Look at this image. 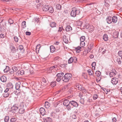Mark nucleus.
<instances>
[{
  "label": "nucleus",
  "instance_id": "obj_64",
  "mask_svg": "<svg viewBox=\"0 0 122 122\" xmlns=\"http://www.w3.org/2000/svg\"><path fill=\"white\" fill-rule=\"evenodd\" d=\"M1 27H2V28H1V30H2V31L4 30H5V27H4L3 25H2V26L1 25Z\"/></svg>",
  "mask_w": 122,
  "mask_h": 122
},
{
  "label": "nucleus",
  "instance_id": "obj_30",
  "mask_svg": "<svg viewBox=\"0 0 122 122\" xmlns=\"http://www.w3.org/2000/svg\"><path fill=\"white\" fill-rule=\"evenodd\" d=\"M56 82L55 81L51 82V85L52 87H53L56 85Z\"/></svg>",
  "mask_w": 122,
  "mask_h": 122
},
{
  "label": "nucleus",
  "instance_id": "obj_44",
  "mask_svg": "<svg viewBox=\"0 0 122 122\" xmlns=\"http://www.w3.org/2000/svg\"><path fill=\"white\" fill-rule=\"evenodd\" d=\"M85 43L84 42H81L80 43V45L82 47H83L85 45Z\"/></svg>",
  "mask_w": 122,
  "mask_h": 122
},
{
  "label": "nucleus",
  "instance_id": "obj_11",
  "mask_svg": "<svg viewBox=\"0 0 122 122\" xmlns=\"http://www.w3.org/2000/svg\"><path fill=\"white\" fill-rule=\"evenodd\" d=\"M10 48L12 53H14L16 52V49L15 48V47L14 46L11 45L10 46Z\"/></svg>",
  "mask_w": 122,
  "mask_h": 122
},
{
  "label": "nucleus",
  "instance_id": "obj_63",
  "mask_svg": "<svg viewBox=\"0 0 122 122\" xmlns=\"http://www.w3.org/2000/svg\"><path fill=\"white\" fill-rule=\"evenodd\" d=\"M53 69H54V68H53L52 66L50 67L49 69L50 71L49 72H52L51 71H52V70Z\"/></svg>",
  "mask_w": 122,
  "mask_h": 122
},
{
  "label": "nucleus",
  "instance_id": "obj_49",
  "mask_svg": "<svg viewBox=\"0 0 122 122\" xmlns=\"http://www.w3.org/2000/svg\"><path fill=\"white\" fill-rule=\"evenodd\" d=\"M93 46V44H91L90 45V46L88 48H89L90 49H92Z\"/></svg>",
  "mask_w": 122,
  "mask_h": 122
},
{
  "label": "nucleus",
  "instance_id": "obj_14",
  "mask_svg": "<svg viewBox=\"0 0 122 122\" xmlns=\"http://www.w3.org/2000/svg\"><path fill=\"white\" fill-rule=\"evenodd\" d=\"M25 109L23 107H22L19 108V113L22 114L24 112Z\"/></svg>",
  "mask_w": 122,
  "mask_h": 122
},
{
  "label": "nucleus",
  "instance_id": "obj_10",
  "mask_svg": "<svg viewBox=\"0 0 122 122\" xmlns=\"http://www.w3.org/2000/svg\"><path fill=\"white\" fill-rule=\"evenodd\" d=\"M0 79L1 81L3 82H6L7 80L6 77L4 76H1L0 77Z\"/></svg>",
  "mask_w": 122,
  "mask_h": 122
},
{
  "label": "nucleus",
  "instance_id": "obj_21",
  "mask_svg": "<svg viewBox=\"0 0 122 122\" xmlns=\"http://www.w3.org/2000/svg\"><path fill=\"white\" fill-rule=\"evenodd\" d=\"M48 10L50 13H53L54 11L53 8L52 7H49L48 8Z\"/></svg>",
  "mask_w": 122,
  "mask_h": 122
},
{
  "label": "nucleus",
  "instance_id": "obj_40",
  "mask_svg": "<svg viewBox=\"0 0 122 122\" xmlns=\"http://www.w3.org/2000/svg\"><path fill=\"white\" fill-rule=\"evenodd\" d=\"M54 117L56 118H58V112H56L54 113Z\"/></svg>",
  "mask_w": 122,
  "mask_h": 122
},
{
  "label": "nucleus",
  "instance_id": "obj_18",
  "mask_svg": "<svg viewBox=\"0 0 122 122\" xmlns=\"http://www.w3.org/2000/svg\"><path fill=\"white\" fill-rule=\"evenodd\" d=\"M49 6L47 5H45L44 6L43 8V10L44 11H47L48 10Z\"/></svg>",
  "mask_w": 122,
  "mask_h": 122
},
{
  "label": "nucleus",
  "instance_id": "obj_41",
  "mask_svg": "<svg viewBox=\"0 0 122 122\" xmlns=\"http://www.w3.org/2000/svg\"><path fill=\"white\" fill-rule=\"evenodd\" d=\"M18 49L20 50H23V47L22 45H20L18 47Z\"/></svg>",
  "mask_w": 122,
  "mask_h": 122
},
{
  "label": "nucleus",
  "instance_id": "obj_1",
  "mask_svg": "<svg viewBox=\"0 0 122 122\" xmlns=\"http://www.w3.org/2000/svg\"><path fill=\"white\" fill-rule=\"evenodd\" d=\"M80 7H73L72 8V10L71 12V16L75 17L76 15H78L80 11Z\"/></svg>",
  "mask_w": 122,
  "mask_h": 122
},
{
  "label": "nucleus",
  "instance_id": "obj_45",
  "mask_svg": "<svg viewBox=\"0 0 122 122\" xmlns=\"http://www.w3.org/2000/svg\"><path fill=\"white\" fill-rule=\"evenodd\" d=\"M98 97L97 95L96 94H94L93 96V98L94 100H96Z\"/></svg>",
  "mask_w": 122,
  "mask_h": 122
},
{
  "label": "nucleus",
  "instance_id": "obj_62",
  "mask_svg": "<svg viewBox=\"0 0 122 122\" xmlns=\"http://www.w3.org/2000/svg\"><path fill=\"white\" fill-rule=\"evenodd\" d=\"M35 21L37 23L39 22V18H36L35 20Z\"/></svg>",
  "mask_w": 122,
  "mask_h": 122
},
{
  "label": "nucleus",
  "instance_id": "obj_32",
  "mask_svg": "<svg viewBox=\"0 0 122 122\" xmlns=\"http://www.w3.org/2000/svg\"><path fill=\"white\" fill-rule=\"evenodd\" d=\"M70 104H69L68 105H66V108L68 110H70L71 109V107L70 105Z\"/></svg>",
  "mask_w": 122,
  "mask_h": 122
},
{
  "label": "nucleus",
  "instance_id": "obj_26",
  "mask_svg": "<svg viewBox=\"0 0 122 122\" xmlns=\"http://www.w3.org/2000/svg\"><path fill=\"white\" fill-rule=\"evenodd\" d=\"M22 27L24 28L26 27V22L25 21H23L22 23Z\"/></svg>",
  "mask_w": 122,
  "mask_h": 122
},
{
  "label": "nucleus",
  "instance_id": "obj_28",
  "mask_svg": "<svg viewBox=\"0 0 122 122\" xmlns=\"http://www.w3.org/2000/svg\"><path fill=\"white\" fill-rule=\"evenodd\" d=\"M61 5L59 4H57L56 5V8L58 10H60L61 8Z\"/></svg>",
  "mask_w": 122,
  "mask_h": 122
},
{
  "label": "nucleus",
  "instance_id": "obj_38",
  "mask_svg": "<svg viewBox=\"0 0 122 122\" xmlns=\"http://www.w3.org/2000/svg\"><path fill=\"white\" fill-rule=\"evenodd\" d=\"M115 75L116 74L114 72H112L110 73L109 76L110 77H112L115 76Z\"/></svg>",
  "mask_w": 122,
  "mask_h": 122
},
{
  "label": "nucleus",
  "instance_id": "obj_43",
  "mask_svg": "<svg viewBox=\"0 0 122 122\" xmlns=\"http://www.w3.org/2000/svg\"><path fill=\"white\" fill-rule=\"evenodd\" d=\"M82 92L84 93H85L86 92V90L83 87L82 89V90L81 91Z\"/></svg>",
  "mask_w": 122,
  "mask_h": 122
},
{
  "label": "nucleus",
  "instance_id": "obj_29",
  "mask_svg": "<svg viewBox=\"0 0 122 122\" xmlns=\"http://www.w3.org/2000/svg\"><path fill=\"white\" fill-rule=\"evenodd\" d=\"M73 57H71L68 60V63H71L73 61Z\"/></svg>",
  "mask_w": 122,
  "mask_h": 122
},
{
  "label": "nucleus",
  "instance_id": "obj_54",
  "mask_svg": "<svg viewBox=\"0 0 122 122\" xmlns=\"http://www.w3.org/2000/svg\"><path fill=\"white\" fill-rule=\"evenodd\" d=\"M63 29V28L62 27H59V30H58V32H60Z\"/></svg>",
  "mask_w": 122,
  "mask_h": 122
},
{
  "label": "nucleus",
  "instance_id": "obj_3",
  "mask_svg": "<svg viewBox=\"0 0 122 122\" xmlns=\"http://www.w3.org/2000/svg\"><path fill=\"white\" fill-rule=\"evenodd\" d=\"M86 28L88 29L90 32H91L93 31L94 30V27L92 25L88 24L86 25Z\"/></svg>",
  "mask_w": 122,
  "mask_h": 122
},
{
  "label": "nucleus",
  "instance_id": "obj_48",
  "mask_svg": "<svg viewBox=\"0 0 122 122\" xmlns=\"http://www.w3.org/2000/svg\"><path fill=\"white\" fill-rule=\"evenodd\" d=\"M8 22L10 24H12L13 23V21L11 19H9L8 20Z\"/></svg>",
  "mask_w": 122,
  "mask_h": 122
},
{
  "label": "nucleus",
  "instance_id": "obj_6",
  "mask_svg": "<svg viewBox=\"0 0 122 122\" xmlns=\"http://www.w3.org/2000/svg\"><path fill=\"white\" fill-rule=\"evenodd\" d=\"M118 79L116 77L113 78L111 80V82L113 84L116 85L118 82Z\"/></svg>",
  "mask_w": 122,
  "mask_h": 122
},
{
  "label": "nucleus",
  "instance_id": "obj_27",
  "mask_svg": "<svg viewBox=\"0 0 122 122\" xmlns=\"http://www.w3.org/2000/svg\"><path fill=\"white\" fill-rule=\"evenodd\" d=\"M101 74V72L99 71H97L95 72L96 75L97 76H100Z\"/></svg>",
  "mask_w": 122,
  "mask_h": 122
},
{
  "label": "nucleus",
  "instance_id": "obj_15",
  "mask_svg": "<svg viewBox=\"0 0 122 122\" xmlns=\"http://www.w3.org/2000/svg\"><path fill=\"white\" fill-rule=\"evenodd\" d=\"M11 109L12 111L13 112H15L16 111L18 110V108L17 107L13 106V107H11Z\"/></svg>",
  "mask_w": 122,
  "mask_h": 122
},
{
  "label": "nucleus",
  "instance_id": "obj_35",
  "mask_svg": "<svg viewBox=\"0 0 122 122\" xmlns=\"http://www.w3.org/2000/svg\"><path fill=\"white\" fill-rule=\"evenodd\" d=\"M9 70V67L8 66H6V68L4 70V72H7Z\"/></svg>",
  "mask_w": 122,
  "mask_h": 122
},
{
  "label": "nucleus",
  "instance_id": "obj_23",
  "mask_svg": "<svg viewBox=\"0 0 122 122\" xmlns=\"http://www.w3.org/2000/svg\"><path fill=\"white\" fill-rule=\"evenodd\" d=\"M64 73L63 72H61L57 74L56 75L57 77H59L61 78V77L64 75Z\"/></svg>",
  "mask_w": 122,
  "mask_h": 122
},
{
  "label": "nucleus",
  "instance_id": "obj_51",
  "mask_svg": "<svg viewBox=\"0 0 122 122\" xmlns=\"http://www.w3.org/2000/svg\"><path fill=\"white\" fill-rule=\"evenodd\" d=\"M89 0H81L79 1L80 2H86L88 1Z\"/></svg>",
  "mask_w": 122,
  "mask_h": 122
},
{
  "label": "nucleus",
  "instance_id": "obj_36",
  "mask_svg": "<svg viewBox=\"0 0 122 122\" xmlns=\"http://www.w3.org/2000/svg\"><path fill=\"white\" fill-rule=\"evenodd\" d=\"M9 119V117L8 116L5 117L4 119L5 121V122H7Z\"/></svg>",
  "mask_w": 122,
  "mask_h": 122
},
{
  "label": "nucleus",
  "instance_id": "obj_34",
  "mask_svg": "<svg viewBox=\"0 0 122 122\" xmlns=\"http://www.w3.org/2000/svg\"><path fill=\"white\" fill-rule=\"evenodd\" d=\"M46 120L47 121L51 122L52 121V119L50 117H47L46 118Z\"/></svg>",
  "mask_w": 122,
  "mask_h": 122
},
{
  "label": "nucleus",
  "instance_id": "obj_47",
  "mask_svg": "<svg viewBox=\"0 0 122 122\" xmlns=\"http://www.w3.org/2000/svg\"><path fill=\"white\" fill-rule=\"evenodd\" d=\"M16 119L15 118H13L11 119L10 120V121L11 122H15Z\"/></svg>",
  "mask_w": 122,
  "mask_h": 122
},
{
  "label": "nucleus",
  "instance_id": "obj_20",
  "mask_svg": "<svg viewBox=\"0 0 122 122\" xmlns=\"http://www.w3.org/2000/svg\"><path fill=\"white\" fill-rule=\"evenodd\" d=\"M50 49L51 51V52H53L55 51V48L53 46H50Z\"/></svg>",
  "mask_w": 122,
  "mask_h": 122
},
{
  "label": "nucleus",
  "instance_id": "obj_22",
  "mask_svg": "<svg viewBox=\"0 0 122 122\" xmlns=\"http://www.w3.org/2000/svg\"><path fill=\"white\" fill-rule=\"evenodd\" d=\"M9 92H4L3 94V96L4 97H7L9 96Z\"/></svg>",
  "mask_w": 122,
  "mask_h": 122
},
{
  "label": "nucleus",
  "instance_id": "obj_31",
  "mask_svg": "<svg viewBox=\"0 0 122 122\" xmlns=\"http://www.w3.org/2000/svg\"><path fill=\"white\" fill-rule=\"evenodd\" d=\"M18 69L17 67L16 66H14L13 67L12 69L10 70H12V71H14L15 72Z\"/></svg>",
  "mask_w": 122,
  "mask_h": 122
},
{
  "label": "nucleus",
  "instance_id": "obj_24",
  "mask_svg": "<svg viewBox=\"0 0 122 122\" xmlns=\"http://www.w3.org/2000/svg\"><path fill=\"white\" fill-rule=\"evenodd\" d=\"M17 72L18 74H20L21 75H23L24 73V71L23 70H19Z\"/></svg>",
  "mask_w": 122,
  "mask_h": 122
},
{
  "label": "nucleus",
  "instance_id": "obj_46",
  "mask_svg": "<svg viewBox=\"0 0 122 122\" xmlns=\"http://www.w3.org/2000/svg\"><path fill=\"white\" fill-rule=\"evenodd\" d=\"M67 65V64H62L60 66L61 67H66V66Z\"/></svg>",
  "mask_w": 122,
  "mask_h": 122
},
{
  "label": "nucleus",
  "instance_id": "obj_9",
  "mask_svg": "<svg viewBox=\"0 0 122 122\" xmlns=\"http://www.w3.org/2000/svg\"><path fill=\"white\" fill-rule=\"evenodd\" d=\"M63 104L65 106H66L69 104H70V101L69 102L68 100L65 99L64 101Z\"/></svg>",
  "mask_w": 122,
  "mask_h": 122
},
{
  "label": "nucleus",
  "instance_id": "obj_37",
  "mask_svg": "<svg viewBox=\"0 0 122 122\" xmlns=\"http://www.w3.org/2000/svg\"><path fill=\"white\" fill-rule=\"evenodd\" d=\"M117 61L118 63V64H120L121 63L120 58H117Z\"/></svg>",
  "mask_w": 122,
  "mask_h": 122
},
{
  "label": "nucleus",
  "instance_id": "obj_39",
  "mask_svg": "<svg viewBox=\"0 0 122 122\" xmlns=\"http://www.w3.org/2000/svg\"><path fill=\"white\" fill-rule=\"evenodd\" d=\"M41 47V46H40V44H39L36 47V50L39 51V49Z\"/></svg>",
  "mask_w": 122,
  "mask_h": 122
},
{
  "label": "nucleus",
  "instance_id": "obj_5",
  "mask_svg": "<svg viewBox=\"0 0 122 122\" xmlns=\"http://www.w3.org/2000/svg\"><path fill=\"white\" fill-rule=\"evenodd\" d=\"M70 104L74 107H77L78 105V104L76 102L74 101H70Z\"/></svg>",
  "mask_w": 122,
  "mask_h": 122
},
{
  "label": "nucleus",
  "instance_id": "obj_60",
  "mask_svg": "<svg viewBox=\"0 0 122 122\" xmlns=\"http://www.w3.org/2000/svg\"><path fill=\"white\" fill-rule=\"evenodd\" d=\"M9 92V89L8 88H7L5 91L4 92Z\"/></svg>",
  "mask_w": 122,
  "mask_h": 122
},
{
  "label": "nucleus",
  "instance_id": "obj_2",
  "mask_svg": "<svg viewBox=\"0 0 122 122\" xmlns=\"http://www.w3.org/2000/svg\"><path fill=\"white\" fill-rule=\"evenodd\" d=\"M72 76L71 74L69 73L66 74L62 78V81H64L66 82H68L71 78Z\"/></svg>",
  "mask_w": 122,
  "mask_h": 122
},
{
  "label": "nucleus",
  "instance_id": "obj_4",
  "mask_svg": "<svg viewBox=\"0 0 122 122\" xmlns=\"http://www.w3.org/2000/svg\"><path fill=\"white\" fill-rule=\"evenodd\" d=\"M20 83L19 82L16 83L15 84V88L16 90L18 91V93H20Z\"/></svg>",
  "mask_w": 122,
  "mask_h": 122
},
{
  "label": "nucleus",
  "instance_id": "obj_8",
  "mask_svg": "<svg viewBox=\"0 0 122 122\" xmlns=\"http://www.w3.org/2000/svg\"><path fill=\"white\" fill-rule=\"evenodd\" d=\"M40 112L41 114L42 115H44L45 112V109L42 107L40 109Z\"/></svg>",
  "mask_w": 122,
  "mask_h": 122
},
{
  "label": "nucleus",
  "instance_id": "obj_33",
  "mask_svg": "<svg viewBox=\"0 0 122 122\" xmlns=\"http://www.w3.org/2000/svg\"><path fill=\"white\" fill-rule=\"evenodd\" d=\"M49 103L48 102H45V106L46 108H48L49 107Z\"/></svg>",
  "mask_w": 122,
  "mask_h": 122
},
{
  "label": "nucleus",
  "instance_id": "obj_19",
  "mask_svg": "<svg viewBox=\"0 0 122 122\" xmlns=\"http://www.w3.org/2000/svg\"><path fill=\"white\" fill-rule=\"evenodd\" d=\"M117 18L116 16H114L112 17V21L114 23H116L117 22Z\"/></svg>",
  "mask_w": 122,
  "mask_h": 122
},
{
  "label": "nucleus",
  "instance_id": "obj_50",
  "mask_svg": "<svg viewBox=\"0 0 122 122\" xmlns=\"http://www.w3.org/2000/svg\"><path fill=\"white\" fill-rule=\"evenodd\" d=\"M73 61L75 63L77 61V58H76V57H73Z\"/></svg>",
  "mask_w": 122,
  "mask_h": 122
},
{
  "label": "nucleus",
  "instance_id": "obj_53",
  "mask_svg": "<svg viewBox=\"0 0 122 122\" xmlns=\"http://www.w3.org/2000/svg\"><path fill=\"white\" fill-rule=\"evenodd\" d=\"M61 78L60 77H57V78L56 79V81L58 82L60 81L61 80Z\"/></svg>",
  "mask_w": 122,
  "mask_h": 122
},
{
  "label": "nucleus",
  "instance_id": "obj_13",
  "mask_svg": "<svg viewBox=\"0 0 122 122\" xmlns=\"http://www.w3.org/2000/svg\"><path fill=\"white\" fill-rule=\"evenodd\" d=\"M56 23L54 22H51L50 23V25L52 28L56 27Z\"/></svg>",
  "mask_w": 122,
  "mask_h": 122
},
{
  "label": "nucleus",
  "instance_id": "obj_17",
  "mask_svg": "<svg viewBox=\"0 0 122 122\" xmlns=\"http://www.w3.org/2000/svg\"><path fill=\"white\" fill-rule=\"evenodd\" d=\"M76 88H78L79 90L80 91L82 90V89L83 87H82V86L80 84H76Z\"/></svg>",
  "mask_w": 122,
  "mask_h": 122
},
{
  "label": "nucleus",
  "instance_id": "obj_55",
  "mask_svg": "<svg viewBox=\"0 0 122 122\" xmlns=\"http://www.w3.org/2000/svg\"><path fill=\"white\" fill-rule=\"evenodd\" d=\"M80 102L82 104H83L84 103V102L83 99H81L80 101Z\"/></svg>",
  "mask_w": 122,
  "mask_h": 122
},
{
  "label": "nucleus",
  "instance_id": "obj_56",
  "mask_svg": "<svg viewBox=\"0 0 122 122\" xmlns=\"http://www.w3.org/2000/svg\"><path fill=\"white\" fill-rule=\"evenodd\" d=\"M103 38H108L107 35L106 34H104L103 36Z\"/></svg>",
  "mask_w": 122,
  "mask_h": 122
},
{
  "label": "nucleus",
  "instance_id": "obj_57",
  "mask_svg": "<svg viewBox=\"0 0 122 122\" xmlns=\"http://www.w3.org/2000/svg\"><path fill=\"white\" fill-rule=\"evenodd\" d=\"M42 82L45 83L46 82V80L44 78H43L42 79Z\"/></svg>",
  "mask_w": 122,
  "mask_h": 122
},
{
  "label": "nucleus",
  "instance_id": "obj_42",
  "mask_svg": "<svg viewBox=\"0 0 122 122\" xmlns=\"http://www.w3.org/2000/svg\"><path fill=\"white\" fill-rule=\"evenodd\" d=\"M63 41L66 44H67L69 42L68 39H63Z\"/></svg>",
  "mask_w": 122,
  "mask_h": 122
},
{
  "label": "nucleus",
  "instance_id": "obj_7",
  "mask_svg": "<svg viewBox=\"0 0 122 122\" xmlns=\"http://www.w3.org/2000/svg\"><path fill=\"white\" fill-rule=\"evenodd\" d=\"M106 20L108 23H111L112 22V17L111 16L108 17L106 19Z\"/></svg>",
  "mask_w": 122,
  "mask_h": 122
},
{
  "label": "nucleus",
  "instance_id": "obj_52",
  "mask_svg": "<svg viewBox=\"0 0 122 122\" xmlns=\"http://www.w3.org/2000/svg\"><path fill=\"white\" fill-rule=\"evenodd\" d=\"M5 36V35L3 34H1L0 35V37L1 38H3Z\"/></svg>",
  "mask_w": 122,
  "mask_h": 122
},
{
  "label": "nucleus",
  "instance_id": "obj_59",
  "mask_svg": "<svg viewBox=\"0 0 122 122\" xmlns=\"http://www.w3.org/2000/svg\"><path fill=\"white\" fill-rule=\"evenodd\" d=\"M81 47L80 46H78L77 47H76L75 48L76 50L77 51L78 50L80 49Z\"/></svg>",
  "mask_w": 122,
  "mask_h": 122
},
{
  "label": "nucleus",
  "instance_id": "obj_12",
  "mask_svg": "<svg viewBox=\"0 0 122 122\" xmlns=\"http://www.w3.org/2000/svg\"><path fill=\"white\" fill-rule=\"evenodd\" d=\"M72 30V27L70 25L67 26L66 28V30L67 31H70Z\"/></svg>",
  "mask_w": 122,
  "mask_h": 122
},
{
  "label": "nucleus",
  "instance_id": "obj_25",
  "mask_svg": "<svg viewBox=\"0 0 122 122\" xmlns=\"http://www.w3.org/2000/svg\"><path fill=\"white\" fill-rule=\"evenodd\" d=\"M87 72H88L89 75H92L93 74V71L89 69L87 71Z\"/></svg>",
  "mask_w": 122,
  "mask_h": 122
},
{
  "label": "nucleus",
  "instance_id": "obj_61",
  "mask_svg": "<svg viewBox=\"0 0 122 122\" xmlns=\"http://www.w3.org/2000/svg\"><path fill=\"white\" fill-rule=\"evenodd\" d=\"M27 35H30L31 34V33L29 32L26 31L25 33Z\"/></svg>",
  "mask_w": 122,
  "mask_h": 122
},
{
  "label": "nucleus",
  "instance_id": "obj_16",
  "mask_svg": "<svg viewBox=\"0 0 122 122\" xmlns=\"http://www.w3.org/2000/svg\"><path fill=\"white\" fill-rule=\"evenodd\" d=\"M6 86L7 88L9 89L12 88L13 87V85L12 83L9 82L7 84Z\"/></svg>",
  "mask_w": 122,
  "mask_h": 122
},
{
  "label": "nucleus",
  "instance_id": "obj_58",
  "mask_svg": "<svg viewBox=\"0 0 122 122\" xmlns=\"http://www.w3.org/2000/svg\"><path fill=\"white\" fill-rule=\"evenodd\" d=\"M112 122H116L117 121V120L115 117H114L112 119Z\"/></svg>",
  "mask_w": 122,
  "mask_h": 122
}]
</instances>
